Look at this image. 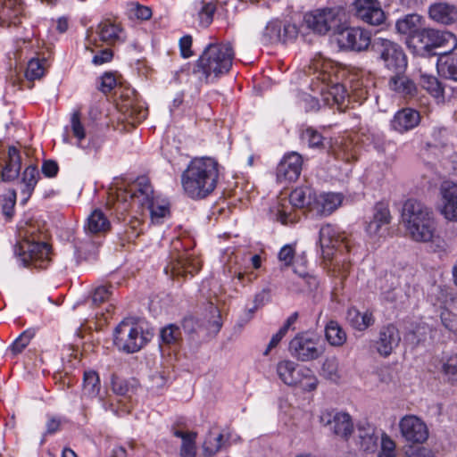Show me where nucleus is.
<instances>
[{"label":"nucleus","instance_id":"nucleus-1","mask_svg":"<svg viewBox=\"0 0 457 457\" xmlns=\"http://www.w3.org/2000/svg\"><path fill=\"white\" fill-rule=\"evenodd\" d=\"M218 162L210 157L191 160L181 175L185 193L192 199H203L212 194L219 179Z\"/></svg>","mask_w":457,"mask_h":457},{"label":"nucleus","instance_id":"nucleus-2","mask_svg":"<svg viewBox=\"0 0 457 457\" xmlns=\"http://www.w3.org/2000/svg\"><path fill=\"white\" fill-rule=\"evenodd\" d=\"M21 240L14 248L24 267L46 269L51 262V247L46 242V232L35 223H28L19 230Z\"/></svg>","mask_w":457,"mask_h":457},{"label":"nucleus","instance_id":"nucleus-3","mask_svg":"<svg viewBox=\"0 0 457 457\" xmlns=\"http://www.w3.org/2000/svg\"><path fill=\"white\" fill-rule=\"evenodd\" d=\"M234 56L230 43L209 44L196 61L193 74L201 82L213 83L230 71Z\"/></svg>","mask_w":457,"mask_h":457},{"label":"nucleus","instance_id":"nucleus-4","mask_svg":"<svg viewBox=\"0 0 457 457\" xmlns=\"http://www.w3.org/2000/svg\"><path fill=\"white\" fill-rule=\"evenodd\" d=\"M402 223L407 235L416 242L432 241L436 232L433 212L424 204L407 200L402 209Z\"/></svg>","mask_w":457,"mask_h":457},{"label":"nucleus","instance_id":"nucleus-5","mask_svg":"<svg viewBox=\"0 0 457 457\" xmlns=\"http://www.w3.org/2000/svg\"><path fill=\"white\" fill-rule=\"evenodd\" d=\"M312 203L311 190L297 187L291 192L288 198L281 197L270 209V214L283 225L295 224L300 220V214L295 209L307 208L311 212Z\"/></svg>","mask_w":457,"mask_h":457},{"label":"nucleus","instance_id":"nucleus-6","mask_svg":"<svg viewBox=\"0 0 457 457\" xmlns=\"http://www.w3.org/2000/svg\"><path fill=\"white\" fill-rule=\"evenodd\" d=\"M276 370L279 379L287 386H299L304 391H312L317 387L318 379L307 367L284 360L278 362Z\"/></svg>","mask_w":457,"mask_h":457},{"label":"nucleus","instance_id":"nucleus-7","mask_svg":"<svg viewBox=\"0 0 457 457\" xmlns=\"http://www.w3.org/2000/svg\"><path fill=\"white\" fill-rule=\"evenodd\" d=\"M345 12L342 9H317L305 13L303 23L314 33L325 35L329 31L337 32L343 25Z\"/></svg>","mask_w":457,"mask_h":457},{"label":"nucleus","instance_id":"nucleus-8","mask_svg":"<svg viewBox=\"0 0 457 457\" xmlns=\"http://www.w3.org/2000/svg\"><path fill=\"white\" fill-rule=\"evenodd\" d=\"M113 342L120 351L133 353L143 347L145 338L139 326L129 320H124L114 330Z\"/></svg>","mask_w":457,"mask_h":457},{"label":"nucleus","instance_id":"nucleus-9","mask_svg":"<svg viewBox=\"0 0 457 457\" xmlns=\"http://www.w3.org/2000/svg\"><path fill=\"white\" fill-rule=\"evenodd\" d=\"M128 197L133 204L145 207L154 198V189L146 177L138 178L129 189L120 190L117 194V210L128 211Z\"/></svg>","mask_w":457,"mask_h":457},{"label":"nucleus","instance_id":"nucleus-10","mask_svg":"<svg viewBox=\"0 0 457 457\" xmlns=\"http://www.w3.org/2000/svg\"><path fill=\"white\" fill-rule=\"evenodd\" d=\"M373 46L385 68L395 73L404 72L407 67V58L398 44L388 39L378 38Z\"/></svg>","mask_w":457,"mask_h":457},{"label":"nucleus","instance_id":"nucleus-11","mask_svg":"<svg viewBox=\"0 0 457 457\" xmlns=\"http://www.w3.org/2000/svg\"><path fill=\"white\" fill-rule=\"evenodd\" d=\"M298 33L299 29L295 24L272 20L262 31L260 41L264 46L288 44L296 39Z\"/></svg>","mask_w":457,"mask_h":457},{"label":"nucleus","instance_id":"nucleus-12","mask_svg":"<svg viewBox=\"0 0 457 457\" xmlns=\"http://www.w3.org/2000/svg\"><path fill=\"white\" fill-rule=\"evenodd\" d=\"M201 261L194 253L184 251L172 254L170 262L164 268V272L171 277H193L201 269Z\"/></svg>","mask_w":457,"mask_h":457},{"label":"nucleus","instance_id":"nucleus-13","mask_svg":"<svg viewBox=\"0 0 457 457\" xmlns=\"http://www.w3.org/2000/svg\"><path fill=\"white\" fill-rule=\"evenodd\" d=\"M419 42L428 54L437 48L445 47L447 48L445 51H453L457 47V39L453 33L434 29H423L419 33Z\"/></svg>","mask_w":457,"mask_h":457},{"label":"nucleus","instance_id":"nucleus-14","mask_svg":"<svg viewBox=\"0 0 457 457\" xmlns=\"http://www.w3.org/2000/svg\"><path fill=\"white\" fill-rule=\"evenodd\" d=\"M320 245L325 258L333 255V250H348V240L336 226L326 224L320 229Z\"/></svg>","mask_w":457,"mask_h":457},{"label":"nucleus","instance_id":"nucleus-15","mask_svg":"<svg viewBox=\"0 0 457 457\" xmlns=\"http://www.w3.org/2000/svg\"><path fill=\"white\" fill-rule=\"evenodd\" d=\"M337 32L341 48L360 52L367 49L370 44V34L361 28H340Z\"/></svg>","mask_w":457,"mask_h":457},{"label":"nucleus","instance_id":"nucleus-16","mask_svg":"<svg viewBox=\"0 0 457 457\" xmlns=\"http://www.w3.org/2000/svg\"><path fill=\"white\" fill-rule=\"evenodd\" d=\"M320 423L328 427L337 436L348 439L353 430L351 416L346 412L323 411L320 417Z\"/></svg>","mask_w":457,"mask_h":457},{"label":"nucleus","instance_id":"nucleus-17","mask_svg":"<svg viewBox=\"0 0 457 457\" xmlns=\"http://www.w3.org/2000/svg\"><path fill=\"white\" fill-rule=\"evenodd\" d=\"M289 352L293 357L301 361L315 360L322 353L318 347V343L304 334L297 335L290 341Z\"/></svg>","mask_w":457,"mask_h":457},{"label":"nucleus","instance_id":"nucleus-18","mask_svg":"<svg viewBox=\"0 0 457 457\" xmlns=\"http://www.w3.org/2000/svg\"><path fill=\"white\" fill-rule=\"evenodd\" d=\"M403 437L412 444H422L428 437L426 423L415 415H405L399 422Z\"/></svg>","mask_w":457,"mask_h":457},{"label":"nucleus","instance_id":"nucleus-19","mask_svg":"<svg viewBox=\"0 0 457 457\" xmlns=\"http://www.w3.org/2000/svg\"><path fill=\"white\" fill-rule=\"evenodd\" d=\"M46 60L45 58H32L29 61L27 69L25 71V80L14 71L10 75V83L13 87H17L19 90L24 89L25 87L31 88V82L35 79H41L46 71Z\"/></svg>","mask_w":457,"mask_h":457},{"label":"nucleus","instance_id":"nucleus-20","mask_svg":"<svg viewBox=\"0 0 457 457\" xmlns=\"http://www.w3.org/2000/svg\"><path fill=\"white\" fill-rule=\"evenodd\" d=\"M303 158L292 152L284 155L277 166L276 175L279 182H292L296 180L302 171Z\"/></svg>","mask_w":457,"mask_h":457},{"label":"nucleus","instance_id":"nucleus-21","mask_svg":"<svg viewBox=\"0 0 457 457\" xmlns=\"http://www.w3.org/2000/svg\"><path fill=\"white\" fill-rule=\"evenodd\" d=\"M400 342L401 335L398 328L393 324H387L380 328L374 346L380 356L388 357Z\"/></svg>","mask_w":457,"mask_h":457},{"label":"nucleus","instance_id":"nucleus-22","mask_svg":"<svg viewBox=\"0 0 457 457\" xmlns=\"http://www.w3.org/2000/svg\"><path fill=\"white\" fill-rule=\"evenodd\" d=\"M439 211L444 217L452 221L457 220V184L444 181L440 187Z\"/></svg>","mask_w":457,"mask_h":457},{"label":"nucleus","instance_id":"nucleus-23","mask_svg":"<svg viewBox=\"0 0 457 457\" xmlns=\"http://www.w3.org/2000/svg\"><path fill=\"white\" fill-rule=\"evenodd\" d=\"M390 221L391 215L388 207L383 204H376L373 218L366 227L369 237L372 239L385 237L388 231Z\"/></svg>","mask_w":457,"mask_h":457},{"label":"nucleus","instance_id":"nucleus-24","mask_svg":"<svg viewBox=\"0 0 457 457\" xmlns=\"http://www.w3.org/2000/svg\"><path fill=\"white\" fill-rule=\"evenodd\" d=\"M343 199L340 193H321L313 197L311 212L316 216H328L341 205Z\"/></svg>","mask_w":457,"mask_h":457},{"label":"nucleus","instance_id":"nucleus-25","mask_svg":"<svg viewBox=\"0 0 457 457\" xmlns=\"http://www.w3.org/2000/svg\"><path fill=\"white\" fill-rule=\"evenodd\" d=\"M356 15L370 25H379L384 21L385 14L377 0H356Z\"/></svg>","mask_w":457,"mask_h":457},{"label":"nucleus","instance_id":"nucleus-26","mask_svg":"<svg viewBox=\"0 0 457 457\" xmlns=\"http://www.w3.org/2000/svg\"><path fill=\"white\" fill-rule=\"evenodd\" d=\"M24 16L22 0H0V25L17 26Z\"/></svg>","mask_w":457,"mask_h":457},{"label":"nucleus","instance_id":"nucleus-27","mask_svg":"<svg viewBox=\"0 0 457 457\" xmlns=\"http://www.w3.org/2000/svg\"><path fill=\"white\" fill-rule=\"evenodd\" d=\"M420 122V114L412 108H403L398 111L391 120L392 129L404 133L416 128Z\"/></svg>","mask_w":457,"mask_h":457},{"label":"nucleus","instance_id":"nucleus-28","mask_svg":"<svg viewBox=\"0 0 457 457\" xmlns=\"http://www.w3.org/2000/svg\"><path fill=\"white\" fill-rule=\"evenodd\" d=\"M381 432L369 422L358 425V440L360 447L366 453H375L378 449V440L381 439Z\"/></svg>","mask_w":457,"mask_h":457},{"label":"nucleus","instance_id":"nucleus-29","mask_svg":"<svg viewBox=\"0 0 457 457\" xmlns=\"http://www.w3.org/2000/svg\"><path fill=\"white\" fill-rule=\"evenodd\" d=\"M428 14L436 22L451 25L457 22V7L447 3H436L429 6Z\"/></svg>","mask_w":457,"mask_h":457},{"label":"nucleus","instance_id":"nucleus-30","mask_svg":"<svg viewBox=\"0 0 457 457\" xmlns=\"http://www.w3.org/2000/svg\"><path fill=\"white\" fill-rule=\"evenodd\" d=\"M388 87L397 96L405 99H411L417 93L415 83L403 73H395L388 81Z\"/></svg>","mask_w":457,"mask_h":457},{"label":"nucleus","instance_id":"nucleus-31","mask_svg":"<svg viewBox=\"0 0 457 457\" xmlns=\"http://www.w3.org/2000/svg\"><path fill=\"white\" fill-rule=\"evenodd\" d=\"M21 168V158L15 146H10L8 156L4 166L2 169V180L8 182L16 179Z\"/></svg>","mask_w":457,"mask_h":457},{"label":"nucleus","instance_id":"nucleus-32","mask_svg":"<svg viewBox=\"0 0 457 457\" xmlns=\"http://www.w3.org/2000/svg\"><path fill=\"white\" fill-rule=\"evenodd\" d=\"M448 52L433 53V54H439L436 62L437 71L445 79L457 81V54H448Z\"/></svg>","mask_w":457,"mask_h":457},{"label":"nucleus","instance_id":"nucleus-33","mask_svg":"<svg viewBox=\"0 0 457 457\" xmlns=\"http://www.w3.org/2000/svg\"><path fill=\"white\" fill-rule=\"evenodd\" d=\"M421 21L422 17L419 14H407L396 21L395 29L400 34L419 39V33L423 29H421Z\"/></svg>","mask_w":457,"mask_h":457},{"label":"nucleus","instance_id":"nucleus-34","mask_svg":"<svg viewBox=\"0 0 457 457\" xmlns=\"http://www.w3.org/2000/svg\"><path fill=\"white\" fill-rule=\"evenodd\" d=\"M348 323L358 331H364L375 323L372 312H361L354 307L349 308L346 314Z\"/></svg>","mask_w":457,"mask_h":457},{"label":"nucleus","instance_id":"nucleus-35","mask_svg":"<svg viewBox=\"0 0 457 457\" xmlns=\"http://www.w3.org/2000/svg\"><path fill=\"white\" fill-rule=\"evenodd\" d=\"M85 230L89 234H103L111 228V222L100 209L94 210L87 219Z\"/></svg>","mask_w":457,"mask_h":457},{"label":"nucleus","instance_id":"nucleus-36","mask_svg":"<svg viewBox=\"0 0 457 457\" xmlns=\"http://www.w3.org/2000/svg\"><path fill=\"white\" fill-rule=\"evenodd\" d=\"M96 33L99 37V40L106 43L107 45H113L116 42L122 40L121 28L109 20L100 22Z\"/></svg>","mask_w":457,"mask_h":457},{"label":"nucleus","instance_id":"nucleus-37","mask_svg":"<svg viewBox=\"0 0 457 457\" xmlns=\"http://www.w3.org/2000/svg\"><path fill=\"white\" fill-rule=\"evenodd\" d=\"M173 436L182 440L179 454L180 457H195L197 433L194 431H183L175 428H171Z\"/></svg>","mask_w":457,"mask_h":457},{"label":"nucleus","instance_id":"nucleus-38","mask_svg":"<svg viewBox=\"0 0 457 457\" xmlns=\"http://www.w3.org/2000/svg\"><path fill=\"white\" fill-rule=\"evenodd\" d=\"M225 445L224 436L221 433L210 432L203 444V452L205 457L216 454Z\"/></svg>","mask_w":457,"mask_h":457},{"label":"nucleus","instance_id":"nucleus-39","mask_svg":"<svg viewBox=\"0 0 457 457\" xmlns=\"http://www.w3.org/2000/svg\"><path fill=\"white\" fill-rule=\"evenodd\" d=\"M328 342L334 346H341L346 341V333L335 320H330L325 328Z\"/></svg>","mask_w":457,"mask_h":457},{"label":"nucleus","instance_id":"nucleus-40","mask_svg":"<svg viewBox=\"0 0 457 457\" xmlns=\"http://www.w3.org/2000/svg\"><path fill=\"white\" fill-rule=\"evenodd\" d=\"M301 137L303 142L306 143L310 148L320 150L329 145V140L312 128L304 129L302 132Z\"/></svg>","mask_w":457,"mask_h":457},{"label":"nucleus","instance_id":"nucleus-41","mask_svg":"<svg viewBox=\"0 0 457 457\" xmlns=\"http://www.w3.org/2000/svg\"><path fill=\"white\" fill-rule=\"evenodd\" d=\"M101 385L98 374L94 370H87L83 375V394L88 397H96L100 392Z\"/></svg>","mask_w":457,"mask_h":457},{"label":"nucleus","instance_id":"nucleus-42","mask_svg":"<svg viewBox=\"0 0 457 457\" xmlns=\"http://www.w3.org/2000/svg\"><path fill=\"white\" fill-rule=\"evenodd\" d=\"M71 131L73 135V137L77 140V146L86 149L88 147L89 145H85L83 142L87 138V134L85 130V127L81 122L80 119V112H74L71 116V125H70Z\"/></svg>","mask_w":457,"mask_h":457},{"label":"nucleus","instance_id":"nucleus-43","mask_svg":"<svg viewBox=\"0 0 457 457\" xmlns=\"http://www.w3.org/2000/svg\"><path fill=\"white\" fill-rule=\"evenodd\" d=\"M420 84L437 102L444 100V87L436 77L426 74L421 75Z\"/></svg>","mask_w":457,"mask_h":457},{"label":"nucleus","instance_id":"nucleus-44","mask_svg":"<svg viewBox=\"0 0 457 457\" xmlns=\"http://www.w3.org/2000/svg\"><path fill=\"white\" fill-rule=\"evenodd\" d=\"M39 171L36 165H29L22 173L21 182L24 186L22 193L30 196L39 179Z\"/></svg>","mask_w":457,"mask_h":457},{"label":"nucleus","instance_id":"nucleus-45","mask_svg":"<svg viewBox=\"0 0 457 457\" xmlns=\"http://www.w3.org/2000/svg\"><path fill=\"white\" fill-rule=\"evenodd\" d=\"M160 337L162 344L176 346L182 338L180 328L174 324H169L161 330Z\"/></svg>","mask_w":457,"mask_h":457},{"label":"nucleus","instance_id":"nucleus-46","mask_svg":"<svg viewBox=\"0 0 457 457\" xmlns=\"http://www.w3.org/2000/svg\"><path fill=\"white\" fill-rule=\"evenodd\" d=\"M35 334L36 331L34 328L26 329L12 342L8 350L13 356H16L25 349L31 339L35 337Z\"/></svg>","mask_w":457,"mask_h":457},{"label":"nucleus","instance_id":"nucleus-47","mask_svg":"<svg viewBox=\"0 0 457 457\" xmlns=\"http://www.w3.org/2000/svg\"><path fill=\"white\" fill-rule=\"evenodd\" d=\"M328 96L326 99L329 101V97H331L333 104H337L339 108L347 106L345 102H348L349 95L344 85L335 84L331 86L328 91Z\"/></svg>","mask_w":457,"mask_h":457},{"label":"nucleus","instance_id":"nucleus-48","mask_svg":"<svg viewBox=\"0 0 457 457\" xmlns=\"http://www.w3.org/2000/svg\"><path fill=\"white\" fill-rule=\"evenodd\" d=\"M145 207L150 212L152 222L155 224L162 223V219L170 214L168 204H160L155 198H154Z\"/></svg>","mask_w":457,"mask_h":457},{"label":"nucleus","instance_id":"nucleus-49","mask_svg":"<svg viewBox=\"0 0 457 457\" xmlns=\"http://www.w3.org/2000/svg\"><path fill=\"white\" fill-rule=\"evenodd\" d=\"M441 371L449 382L457 383V353L443 361Z\"/></svg>","mask_w":457,"mask_h":457},{"label":"nucleus","instance_id":"nucleus-50","mask_svg":"<svg viewBox=\"0 0 457 457\" xmlns=\"http://www.w3.org/2000/svg\"><path fill=\"white\" fill-rule=\"evenodd\" d=\"M112 390L115 395L126 398L130 397V394L133 392V388L129 386L128 380L116 375L112 376Z\"/></svg>","mask_w":457,"mask_h":457},{"label":"nucleus","instance_id":"nucleus-51","mask_svg":"<svg viewBox=\"0 0 457 457\" xmlns=\"http://www.w3.org/2000/svg\"><path fill=\"white\" fill-rule=\"evenodd\" d=\"M200 8L198 10V16L201 24L207 27L213 20V15L216 11V5L212 2H200Z\"/></svg>","mask_w":457,"mask_h":457},{"label":"nucleus","instance_id":"nucleus-52","mask_svg":"<svg viewBox=\"0 0 457 457\" xmlns=\"http://www.w3.org/2000/svg\"><path fill=\"white\" fill-rule=\"evenodd\" d=\"M380 440V452L378 457H395V443L392 438L385 432H381Z\"/></svg>","mask_w":457,"mask_h":457},{"label":"nucleus","instance_id":"nucleus-53","mask_svg":"<svg viewBox=\"0 0 457 457\" xmlns=\"http://www.w3.org/2000/svg\"><path fill=\"white\" fill-rule=\"evenodd\" d=\"M322 375L330 380H337L339 376L337 374L338 371V364L336 359H327L322 364L321 368Z\"/></svg>","mask_w":457,"mask_h":457},{"label":"nucleus","instance_id":"nucleus-54","mask_svg":"<svg viewBox=\"0 0 457 457\" xmlns=\"http://www.w3.org/2000/svg\"><path fill=\"white\" fill-rule=\"evenodd\" d=\"M295 255V244H287L281 247L278 258L285 266H290L293 263Z\"/></svg>","mask_w":457,"mask_h":457},{"label":"nucleus","instance_id":"nucleus-55","mask_svg":"<svg viewBox=\"0 0 457 457\" xmlns=\"http://www.w3.org/2000/svg\"><path fill=\"white\" fill-rule=\"evenodd\" d=\"M142 221L137 218H131L128 224V240L130 241L137 237L142 232Z\"/></svg>","mask_w":457,"mask_h":457},{"label":"nucleus","instance_id":"nucleus-56","mask_svg":"<svg viewBox=\"0 0 457 457\" xmlns=\"http://www.w3.org/2000/svg\"><path fill=\"white\" fill-rule=\"evenodd\" d=\"M126 112L133 123H139L147 117V110L142 106H131Z\"/></svg>","mask_w":457,"mask_h":457},{"label":"nucleus","instance_id":"nucleus-57","mask_svg":"<svg viewBox=\"0 0 457 457\" xmlns=\"http://www.w3.org/2000/svg\"><path fill=\"white\" fill-rule=\"evenodd\" d=\"M111 292L106 286H101L95 289L92 295V302L95 305H98L109 299Z\"/></svg>","mask_w":457,"mask_h":457},{"label":"nucleus","instance_id":"nucleus-58","mask_svg":"<svg viewBox=\"0 0 457 457\" xmlns=\"http://www.w3.org/2000/svg\"><path fill=\"white\" fill-rule=\"evenodd\" d=\"M16 202V194L12 192V195L4 197L2 202V212L3 214L11 219L13 215V210Z\"/></svg>","mask_w":457,"mask_h":457},{"label":"nucleus","instance_id":"nucleus-59","mask_svg":"<svg viewBox=\"0 0 457 457\" xmlns=\"http://www.w3.org/2000/svg\"><path fill=\"white\" fill-rule=\"evenodd\" d=\"M42 172L47 178H54L59 170L58 163L53 160H46L42 164Z\"/></svg>","mask_w":457,"mask_h":457},{"label":"nucleus","instance_id":"nucleus-60","mask_svg":"<svg viewBox=\"0 0 457 457\" xmlns=\"http://www.w3.org/2000/svg\"><path fill=\"white\" fill-rule=\"evenodd\" d=\"M440 318L443 325L449 330H453L455 327L457 318L456 315L450 311L444 309L441 312Z\"/></svg>","mask_w":457,"mask_h":457},{"label":"nucleus","instance_id":"nucleus-61","mask_svg":"<svg viewBox=\"0 0 457 457\" xmlns=\"http://www.w3.org/2000/svg\"><path fill=\"white\" fill-rule=\"evenodd\" d=\"M116 86V79L111 73H105L101 78L99 89L104 93L110 92Z\"/></svg>","mask_w":457,"mask_h":457},{"label":"nucleus","instance_id":"nucleus-62","mask_svg":"<svg viewBox=\"0 0 457 457\" xmlns=\"http://www.w3.org/2000/svg\"><path fill=\"white\" fill-rule=\"evenodd\" d=\"M192 46V37L189 35H186L179 39V48L181 52V55L184 58H188L193 55V52L191 51Z\"/></svg>","mask_w":457,"mask_h":457},{"label":"nucleus","instance_id":"nucleus-63","mask_svg":"<svg viewBox=\"0 0 457 457\" xmlns=\"http://www.w3.org/2000/svg\"><path fill=\"white\" fill-rule=\"evenodd\" d=\"M298 284L303 285L305 290L312 291L318 287L319 280L314 276L305 274L300 277Z\"/></svg>","mask_w":457,"mask_h":457},{"label":"nucleus","instance_id":"nucleus-64","mask_svg":"<svg viewBox=\"0 0 457 457\" xmlns=\"http://www.w3.org/2000/svg\"><path fill=\"white\" fill-rule=\"evenodd\" d=\"M112 58V52L110 49H104L93 57L92 62L95 65H101L108 62Z\"/></svg>","mask_w":457,"mask_h":457}]
</instances>
